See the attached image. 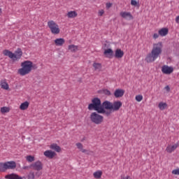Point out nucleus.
Here are the masks:
<instances>
[{
	"instance_id": "nucleus-1",
	"label": "nucleus",
	"mask_w": 179,
	"mask_h": 179,
	"mask_svg": "<svg viewBox=\"0 0 179 179\" xmlns=\"http://www.w3.org/2000/svg\"><path fill=\"white\" fill-rule=\"evenodd\" d=\"M162 52H163V43L157 42L153 43L152 49L151 52L147 55L145 57L146 62H155V61L162 55Z\"/></svg>"
},
{
	"instance_id": "nucleus-2",
	"label": "nucleus",
	"mask_w": 179,
	"mask_h": 179,
	"mask_svg": "<svg viewBox=\"0 0 179 179\" xmlns=\"http://www.w3.org/2000/svg\"><path fill=\"white\" fill-rule=\"evenodd\" d=\"M21 67L18 69V74L20 76H26V75H29L30 72H31V69H33V62L29 60H26L21 63Z\"/></svg>"
},
{
	"instance_id": "nucleus-3",
	"label": "nucleus",
	"mask_w": 179,
	"mask_h": 179,
	"mask_svg": "<svg viewBox=\"0 0 179 179\" xmlns=\"http://www.w3.org/2000/svg\"><path fill=\"white\" fill-rule=\"evenodd\" d=\"M88 110H94L95 111H97L99 114H103L106 113V109L103 108L101 105V101L99 98H94L92 100V103L89 104L88 106Z\"/></svg>"
},
{
	"instance_id": "nucleus-4",
	"label": "nucleus",
	"mask_w": 179,
	"mask_h": 179,
	"mask_svg": "<svg viewBox=\"0 0 179 179\" xmlns=\"http://www.w3.org/2000/svg\"><path fill=\"white\" fill-rule=\"evenodd\" d=\"M3 55H5V57H8L9 58H10V59L15 62L16 61H19V59L22 58V55H23V52L20 48L16 50L14 53L9 50H4L3 51Z\"/></svg>"
},
{
	"instance_id": "nucleus-5",
	"label": "nucleus",
	"mask_w": 179,
	"mask_h": 179,
	"mask_svg": "<svg viewBox=\"0 0 179 179\" xmlns=\"http://www.w3.org/2000/svg\"><path fill=\"white\" fill-rule=\"evenodd\" d=\"M48 27H49L51 33L52 34H59L61 30L59 29V26L54 20H50L48 22Z\"/></svg>"
},
{
	"instance_id": "nucleus-6",
	"label": "nucleus",
	"mask_w": 179,
	"mask_h": 179,
	"mask_svg": "<svg viewBox=\"0 0 179 179\" xmlns=\"http://www.w3.org/2000/svg\"><path fill=\"white\" fill-rule=\"evenodd\" d=\"M90 120L92 122H93L94 124H96V125H99L101 124V122H103L104 117L97 114V113L94 112L90 115Z\"/></svg>"
},
{
	"instance_id": "nucleus-7",
	"label": "nucleus",
	"mask_w": 179,
	"mask_h": 179,
	"mask_svg": "<svg viewBox=\"0 0 179 179\" xmlns=\"http://www.w3.org/2000/svg\"><path fill=\"white\" fill-rule=\"evenodd\" d=\"M44 165L43 164V162H41V161L40 160L36 161L35 162H33L29 165V168L34 171H41Z\"/></svg>"
},
{
	"instance_id": "nucleus-8",
	"label": "nucleus",
	"mask_w": 179,
	"mask_h": 179,
	"mask_svg": "<svg viewBox=\"0 0 179 179\" xmlns=\"http://www.w3.org/2000/svg\"><path fill=\"white\" fill-rule=\"evenodd\" d=\"M162 72L164 75H171L174 72V68L173 66H169L167 65H164L162 67Z\"/></svg>"
},
{
	"instance_id": "nucleus-9",
	"label": "nucleus",
	"mask_w": 179,
	"mask_h": 179,
	"mask_svg": "<svg viewBox=\"0 0 179 179\" xmlns=\"http://www.w3.org/2000/svg\"><path fill=\"white\" fill-rule=\"evenodd\" d=\"M14 169H16V162L14 161L4 163V171H6V170H14Z\"/></svg>"
},
{
	"instance_id": "nucleus-10",
	"label": "nucleus",
	"mask_w": 179,
	"mask_h": 179,
	"mask_svg": "<svg viewBox=\"0 0 179 179\" xmlns=\"http://www.w3.org/2000/svg\"><path fill=\"white\" fill-rule=\"evenodd\" d=\"M178 146V143L169 144L166 148V152H167V153H173V152H175Z\"/></svg>"
},
{
	"instance_id": "nucleus-11",
	"label": "nucleus",
	"mask_w": 179,
	"mask_h": 179,
	"mask_svg": "<svg viewBox=\"0 0 179 179\" xmlns=\"http://www.w3.org/2000/svg\"><path fill=\"white\" fill-rule=\"evenodd\" d=\"M120 15L123 19H127V20H134V16L132 15V14H131L130 12L122 11V12L120 13Z\"/></svg>"
},
{
	"instance_id": "nucleus-12",
	"label": "nucleus",
	"mask_w": 179,
	"mask_h": 179,
	"mask_svg": "<svg viewBox=\"0 0 179 179\" xmlns=\"http://www.w3.org/2000/svg\"><path fill=\"white\" fill-rule=\"evenodd\" d=\"M122 107V102L121 101H115L112 103V111H118Z\"/></svg>"
},
{
	"instance_id": "nucleus-13",
	"label": "nucleus",
	"mask_w": 179,
	"mask_h": 179,
	"mask_svg": "<svg viewBox=\"0 0 179 179\" xmlns=\"http://www.w3.org/2000/svg\"><path fill=\"white\" fill-rule=\"evenodd\" d=\"M124 94H125V90H124L122 89H117V90H115V91L114 92V96H115V97H116V99L122 97V96H124Z\"/></svg>"
},
{
	"instance_id": "nucleus-14",
	"label": "nucleus",
	"mask_w": 179,
	"mask_h": 179,
	"mask_svg": "<svg viewBox=\"0 0 179 179\" xmlns=\"http://www.w3.org/2000/svg\"><path fill=\"white\" fill-rule=\"evenodd\" d=\"M5 178L6 179H24V178H26V177L20 176L16 173H10V174L6 175L5 176Z\"/></svg>"
},
{
	"instance_id": "nucleus-15",
	"label": "nucleus",
	"mask_w": 179,
	"mask_h": 179,
	"mask_svg": "<svg viewBox=\"0 0 179 179\" xmlns=\"http://www.w3.org/2000/svg\"><path fill=\"white\" fill-rule=\"evenodd\" d=\"M43 155L44 156H45V157H48V159H52L53 157H55V155L57 154L55 153V152L48 150L45 151Z\"/></svg>"
},
{
	"instance_id": "nucleus-16",
	"label": "nucleus",
	"mask_w": 179,
	"mask_h": 179,
	"mask_svg": "<svg viewBox=\"0 0 179 179\" xmlns=\"http://www.w3.org/2000/svg\"><path fill=\"white\" fill-rule=\"evenodd\" d=\"M102 107L103 109L113 110V103L108 101H105L102 103Z\"/></svg>"
},
{
	"instance_id": "nucleus-17",
	"label": "nucleus",
	"mask_w": 179,
	"mask_h": 179,
	"mask_svg": "<svg viewBox=\"0 0 179 179\" xmlns=\"http://www.w3.org/2000/svg\"><path fill=\"white\" fill-rule=\"evenodd\" d=\"M158 33L161 37H166L169 34V29L168 28H162L158 31Z\"/></svg>"
},
{
	"instance_id": "nucleus-18",
	"label": "nucleus",
	"mask_w": 179,
	"mask_h": 179,
	"mask_svg": "<svg viewBox=\"0 0 179 179\" xmlns=\"http://www.w3.org/2000/svg\"><path fill=\"white\" fill-rule=\"evenodd\" d=\"M55 44L57 47H61L65 44V39L62 38H57L55 40Z\"/></svg>"
},
{
	"instance_id": "nucleus-19",
	"label": "nucleus",
	"mask_w": 179,
	"mask_h": 179,
	"mask_svg": "<svg viewBox=\"0 0 179 179\" xmlns=\"http://www.w3.org/2000/svg\"><path fill=\"white\" fill-rule=\"evenodd\" d=\"M122 57H124V51H122L121 49H117L115 51V57L120 59L122 58Z\"/></svg>"
},
{
	"instance_id": "nucleus-20",
	"label": "nucleus",
	"mask_w": 179,
	"mask_h": 179,
	"mask_svg": "<svg viewBox=\"0 0 179 179\" xmlns=\"http://www.w3.org/2000/svg\"><path fill=\"white\" fill-rule=\"evenodd\" d=\"M0 86L1 89H3L4 90H9V85L8 84V82H6V80H1L0 81Z\"/></svg>"
},
{
	"instance_id": "nucleus-21",
	"label": "nucleus",
	"mask_w": 179,
	"mask_h": 179,
	"mask_svg": "<svg viewBox=\"0 0 179 179\" xmlns=\"http://www.w3.org/2000/svg\"><path fill=\"white\" fill-rule=\"evenodd\" d=\"M29 106H30V102L27 101H24L20 104V110H22V111H24L25 110H27V108H29Z\"/></svg>"
},
{
	"instance_id": "nucleus-22",
	"label": "nucleus",
	"mask_w": 179,
	"mask_h": 179,
	"mask_svg": "<svg viewBox=\"0 0 179 179\" xmlns=\"http://www.w3.org/2000/svg\"><path fill=\"white\" fill-rule=\"evenodd\" d=\"M104 55H106L108 58H111L113 55H114V51H113L110 48L106 49L103 52Z\"/></svg>"
},
{
	"instance_id": "nucleus-23",
	"label": "nucleus",
	"mask_w": 179,
	"mask_h": 179,
	"mask_svg": "<svg viewBox=\"0 0 179 179\" xmlns=\"http://www.w3.org/2000/svg\"><path fill=\"white\" fill-rule=\"evenodd\" d=\"M167 107H168V105H167V103L166 102H159L158 104V108H159V110H161V111L166 110Z\"/></svg>"
},
{
	"instance_id": "nucleus-24",
	"label": "nucleus",
	"mask_w": 179,
	"mask_h": 179,
	"mask_svg": "<svg viewBox=\"0 0 179 179\" xmlns=\"http://www.w3.org/2000/svg\"><path fill=\"white\" fill-rule=\"evenodd\" d=\"M76 146H77L78 149L82 152V153H87V150L83 149V145L80 143H77L76 144Z\"/></svg>"
},
{
	"instance_id": "nucleus-25",
	"label": "nucleus",
	"mask_w": 179,
	"mask_h": 179,
	"mask_svg": "<svg viewBox=\"0 0 179 179\" xmlns=\"http://www.w3.org/2000/svg\"><path fill=\"white\" fill-rule=\"evenodd\" d=\"M68 17H70L71 19H75V17H78V13L75 10L69 11L68 13Z\"/></svg>"
},
{
	"instance_id": "nucleus-26",
	"label": "nucleus",
	"mask_w": 179,
	"mask_h": 179,
	"mask_svg": "<svg viewBox=\"0 0 179 179\" xmlns=\"http://www.w3.org/2000/svg\"><path fill=\"white\" fill-rule=\"evenodd\" d=\"M50 148V149H52V150H55V152H61V148L55 143L52 144Z\"/></svg>"
},
{
	"instance_id": "nucleus-27",
	"label": "nucleus",
	"mask_w": 179,
	"mask_h": 179,
	"mask_svg": "<svg viewBox=\"0 0 179 179\" xmlns=\"http://www.w3.org/2000/svg\"><path fill=\"white\" fill-rule=\"evenodd\" d=\"M94 178L96 179L101 178V176H103V172L101 171H97L93 173Z\"/></svg>"
},
{
	"instance_id": "nucleus-28",
	"label": "nucleus",
	"mask_w": 179,
	"mask_h": 179,
	"mask_svg": "<svg viewBox=\"0 0 179 179\" xmlns=\"http://www.w3.org/2000/svg\"><path fill=\"white\" fill-rule=\"evenodd\" d=\"M92 66L94 67L95 71H101V64L94 62L92 64Z\"/></svg>"
},
{
	"instance_id": "nucleus-29",
	"label": "nucleus",
	"mask_w": 179,
	"mask_h": 179,
	"mask_svg": "<svg viewBox=\"0 0 179 179\" xmlns=\"http://www.w3.org/2000/svg\"><path fill=\"white\" fill-rule=\"evenodd\" d=\"M69 50H70V51L72 52H76V51L78 50V45H71L69 46Z\"/></svg>"
},
{
	"instance_id": "nucleus-30",
	"label": "nucleus",
	"mask_w": 179,
	"mask_h": 179,
	"mask_svg": "<svg viewBox=\"0 0 179 179\" xmlns=\"http://www.w3.org/2000/svg\"><path fill=\"white\" fill-rule=\"evenodd\" d=\"M26 160L29 163H33V162H34V160H36V158H34V156L27 155L26 157Z\"/></svg>"
},
{
	"instance_id": "nucleus-31",
	"label": "nucleus",
	"mask_w": 179,
	"mask_h": 179,
	"mask_svg": "<svg viewBox=\"0 0 179 179\" xmlns=\"http://www.w3.org/2000/svg\"><path fill=\"white\" fill-rule=\"evenodd\" d=\"M10 111V108L9 107L3 106L1 108V113L2 114H5V113H9Z\"/></svg>"
},
{
	"instance_id": "nucleus-32",
	"label": "nucleus",
	"mask_w": 179,
	"mask_h": 179,
	"mask_svg": "<svg viewBox=\"0 0 179 179\" xmlns=\"http://www.w3.org/2000/svg\"><path fill=\"white\" fill-rule=\"evenodd\" d=\"M135 99L138 103H141L143 100V96L138 94L136 96Z\"/></svg>"
},
{
	"instance_id": "nucleus-33",
	"label": "nucleus",
	"mask_w": 179,
	"mask_h": 179,
	"mask_svg": "<svg viewBox=\"0 0 179 179\" xmlns=\"http://www.w3.org/2000/svg\"><path fill=\"white\" fill-rule=\"evenodd\" d=\"M0 171L2 173L5 171V164L3 162H0Z\"/></svg>"
},
{
	"instance_id": "nucleus-34",
	"label": "nucleus",
	"mask_w": 179,
	"mask_h": 179,
	"mask_svg": "<svg viewBox=\"0 0 179 179\" xmlns=\"http://www.w3.org/2000/svg\"><path fill=\"white\" fill-rule=\"evenodd\" d=\"M28 179H36V176L33 172H30L28 175Z\"/></svg>"
},
{
	"instance_id": "nucleus-35",
	"label": "nucleus",
	"mask_w": 179,
	"mask_h": 179,
	"mask_svg": "<svg viewBox=\"0 0 179 179\" xmlns=\"http://www.w3.org/2000/svg\"><path fill=\"white\" fill-rule=\"evenodd\" d=\"M172 174H173V176H179V168L173 169L172 171Z\"/></svg>"
},
{
	"instance_id": "nucleus-36",
	"label": "nucleus",
	"mask_w": 179,
	"mask_h": 179,
	"mask_svg": "<svg viewBox=\"0 0 179 179\" xmlns=\"http://www.w3.org/2000/svg\"><path fill=\"white\" fill-rule=\"evenodd\" d=\"M103 94H106V96H110L111 95V92L108 90H103Z\"/></svg>"
},
{
	"instance_id": "nucleus-37",
	"label": "nucleus",
	"mask_w": 179,
	"mask_h": 179,
	"mask_svg": "<svg viewBox=\"0 0 179 179\" xmlns=\"http://www.w3.org/2000/svg\"><path fill=\"white\" fill-rule=\"evenodd\" d=\"M120 179H132V178L128 175H122L120 176Z\"/></svg>"
},
{
	"instance_id": "nucleus-38",
	"label": "nucleus",
	"mask_w": 179,
	"mask_h": 179,
	"mask_svg": "<svg viewBox=\"0 0 179 179\" xmlns=\"http://www.w3.org/2000/svg\"><path fill=\"white\" fill-rule=\"evenodd\" d=\"M138 2L136 0H131V5H132V6H136V5H138Z\"/></svg>"
},
{
	"instance_id": "nucleus-39",
	"label": "nucleus",
	"mask_w": 179,
	"mask_h": 179,
	"mask_svg": "<svg viewBox=\"0 0 179 179\" xmlns=\"http://www.w3.org/2000/svg\"><path fill=\"white\" fill-rule=\"evenodd\" d=\"M159 36H160V34H159V32H158V34L157 33H155L152 35V37H153L154 40H157V38L159 37Z\"/></svg>"
},
{
	"instance_id": "nucleus-40",
	"label": "nucleus",
	"mask_w": 179,
	"mask_h": 179,
	"mask_svg": "<svg viewBox=\"0 0 179 179\" xmlns=\"http://www.w3.org/2000/svg\"><path fill=\"white\" fill-rule=\"evenodd\" d=\"M99 16H103L104 15V10H99L98 12Z\"/></svg>"
},
{
	"instance_id": "nucleus-41",
	"label": "nucleus",
	"mask_w": 179,
	"mask_h": 179,
	"mask_svg": "<svg viewBox=\"0 0 179 179\" xmlns=\"http://www.w3.org/2000/svg\"><path fill=\"white\" fill-rule=\"evenodd\" d=\"M106 8L107 9H110V8L111 7V6H113V3H106Z\"/></svg>"
},
{
	"instance_id": "nucleus-42",
	"label": "nucleus",
	"mask_w": 179,
	"mask_h": 179,
	"mask_svg": "<svg viewBox=\"0 0 179 179\" xmlns=\"http://www.w3.org/2000/svg\"><path fill=\"white\" fill-rule=\"evenodd\" d=\"M165 90L170 92V87L169 85L165 87Z\"/></svg>"
},
{
	"instance_id": "nucleus-43",
	"label": "nucleus",
	"mask_w": 179,
	"mask_h": 179,
	"mask_svg": "<svg viewBox=\"0 0 179 179\" xmlns=\"http://www.w3.org/2000/svg\"><path fill=\"white\" fill-rule=\"evenodd\" d=\"M103 114H106V115H108H108H110V114H111V113L109 112V111H107V112H106V111L105 110V113H103Z\"/></svg>"
},
{
	"instance_id": "nucleus-44",
	"label": "nucleus",
	"mask_w": 179,
	"mask_h": 179,
	"mask_svg": "<svg viewBox=\"0 0 179 179\" xmlns=\"http://www.w3.org/2000/svg\"><path fill=\"white\" fill-rule=\"evenodd\" d=\"M176 23H179V15L176 17Z\"/></svg>"
},
{
	"instance_id": "nucleus-45",
	"label": "nucleus",
	"mask_w": 179,
	"mask_h": 179,
	"mask_svg": "<svg viewBox=\"0 0 179 179\" xmlns=\"http://www.w3.org/2000/svg\"><path fill=\"white\" fill-rule=\"evenodd\" d=\"M22 169L23 170H27V169H29V166H24Z\"/></svg>"
},
{
	"instance_id": "nucleus-46",
	"label": "nucleus",
	"mask_w": 179,
	"mask_h": 179,
	"mask_svg": "<svg viewBox=\"0 0 179 179\" xmlns=\"http://www.w3.org/2000/svg\"><path fill=\"white\" fill-rule=\"evenodd\" d=\"M2 15V8H0V16Z\"/></svg>"
}]
</instances>
